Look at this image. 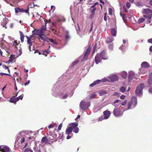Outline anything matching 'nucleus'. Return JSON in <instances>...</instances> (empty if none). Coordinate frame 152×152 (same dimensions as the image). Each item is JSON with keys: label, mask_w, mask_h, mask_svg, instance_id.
Masks as SVG:
<instances>
[{"label": "nucleus", "mask_w": 152, "mask_h": 152, "mask_svg": "<svg viewBox=\"0 0 152 152\" xmlns=\"http://www.w3.org/2000/svg\"><path fill=\"white\" fill-rule=\"evenodd\" d=\"M137 99L136 97L133 96L130 101L128 103V106L124 107L123 108L124 111L130 109H132L135 107L137 104Z\"/></svg>", "instance_id": "nucleus-1"}, {"label": "nucleus", "mask_w": 152, "mask_h": 152, "mask_svg": "<svg viewBox=\"0 0 152 152\" xmlns=\"http://www.w3.org/2000/svg\"><path fill=\"white\" fill-rule=\"evenodd\" d=\"M105 52L104 51H102L100 54H97L95 58V62L96 64H98L101 61V59L106 60L108 59V57L105 55Z\"/></svg>", "instance_id": "nucleus-2"}, {"label": "nucleus", "mask_w": 152, "mask_h": 152, "mask_svg": "<svg viewBox=\"0 0 152 152\" xmlns=\"http://www.w3.org/2000/svg\"><path fill=\"white\" fill-rule=\"evenodd\" d=\"M144 85L142 83H141L138 85L136 88L135 91V93L138 96H140L142 94V92Z\"/></svg>", "instance_id": "nucleus-3"}, {"label": "nucleus", "mask_w": 152, "mask_h": 152, "mask_svg": "<svg viewBox=\"0 0 152 152\" xmlns=\"http://www.w3.org/2000/svg\"><path fill=\"white\" fill-rule=\"evenodd\" d=\"M152 13V10H150L149 9H145L143 10V13L145 14L143 16L145 18H147L148 19H150L151 18V16L150 13Z\"/></svg>", "instance_id": "nucleus-4"}, {"label": "nucleus", "mask_w": 152, "mask_h": 152, "mask_svg": "<svg viewBox=\"0 0 152 152\" xmlns=\"http://www.w3.org/2000/svg\"><path fill=\"white\" fill-rule=\"evenodd\" d=\"M90 105V103L89 102H85L82 100L80 103V106L81 109L86 110L88 109Z\"/></svg>", "instance_id": "nucleus-5"}, {"label": "nucleus", "mask_w": 152, "mask_h": 152, "mask_svg": "<svg viewBox=\"0 0 152 152\" xmlns=\"http://www.w3.org/2000/svg\"><path fill=\"white\" fill-rule=\"evenodd\" d=\"M113 113L114 115L116 117H119L121 116L123 113L120 108L118 107H115L113 111Z\"/></svg>", "instance_id": "nucleus-6"}, {"label": "nucleus", "mask_w": 152, "mask_h": 152, "mask_svg": "<svg viewBox=\"0 0 152 152\" xmlns=\"http://www.w3.org/2000/svg\"><path fill=\"white\" fill-rule=\"evenodd\" d=\"M108 79L110 80V81L113 82L115 81L118 80L119 78L118 76L116 75H112L108 77Z\"/></svg>", "instance_id": "nucleus-7"}, {"label": "nucleus", "mask_w": 152, "mask_h": 152, "mask_svg": "<svg viewBox=\"0 0 152 152\" xmlns=\"http://www.w3.org/2000/svg\"><path fill=\"white\" fill-rule=\"evenodd\" d=\"M136 75L134 73V72L132 71H130L129 72L128 78L129 80H130L132 79L133 78H135L137 79L136 78Z\"/></svg>", "instance_id": "nucleus-8"}, {"label": "nucleus", "mask_w": 152, "mask_h": 152, "mask_svg": "<svg viewBox=\"0 0 152 152\" xmlns=\"http://www.w3.org/2000/svg\"><path fill=\"white\" fill-rule=\"evenodd\" d=\"M10 149L8 146H2V148L1 150V151L2 152H10Z\"/></svg>", "instance_id": "nucleus-9"}, {"label": "nucleus", "mask_w": 152, "mask_h": 152, "mask_svg": "<svg viewBox=\"0 0 152 152\" xmlns=\"http://www.w3.org/2000/svg\"><path fill=\"white\" fill-rule=\"evenodd\" d=\"M139 73L140 75L142 74L143 75H145L148 74L147 71L143 69L140 68L139 69Z\"/></svg>", "instance_id": "nucleus-10"}, {"label": "nucleus", "mask_w": 152, "mask_h": 152, "mask_svg": "<svg viewBox=\"0 0 152 152\" xmlns=\"http://www.w3.org/2000/svg\"><path fill=\"white\" fill-rule=\"evenodd\" d=\"M150 65L147 62H143L141 64L142 68H147L149 67Z\"/></svg>", "instance_id": "nucleus-11"}, {"label": "nucleus", "mask_w": 152, "mask_h": 152, "mask_svg": "<svg viewBox=\"0 0 152 152\" xmlns=\"http://www.w3.org/2000/svg\"><path fill=\"white\" fill-rule=\"evenodd\" d=\"M103 114L104 115V119H107L109 118L110 115V113L108 110H106L103 112Z\"/></svg>", "instance_id": "nucleus-12"}, {"label": "nucleus", "mask_w": 152, "mask_h": 152, "mask_svg": "<svg viewBox=\"0 0 152 152\" xmlns=\"http://www.w3.org/2000/svg\"><path fill=\"white\" fill-rule=\"evenodd\" d=\"M152 86V72L150 74L148 81V86Z\"/></svg>", "instance_id": "nucleus-13"}, {"label": "nucleus", "mask_w": 152, "mask_h": 152, "mask_svg": "<svg viewBox=\"0 0 152 152\" xmlns=\"http://www.w3.org/2000/svg\"><path fill=\"white\" fill-rule=\"evenodd\" d=\"M7 18H4L3 20L1 23V25L3 27H5V28H7Z\"/></svg>", "instance_id": "nucleus-14"}, {"label": "nucleus", "mask_w": 152, "mask_h": 152, "mask_svg": "<svg viewBox=\"0 0 152 152\" xmlns=\"http://www.w3.org/2000/svg\"><path fill=\"white\" fill-rule=\"evenodd\" d=\"M24 133L23 132H21L20 133L18 134L17 135V138L16 139V140L15 141V143H17V142L18 143V140H19L20 138L21 137L22 135V134H24Z\"/></svg>", "instance_id": "nucleus-15"}, {"label": "nucleus", "mask_w": 152, "mask_h": 152, "mask_svg": "<svg viewBox=\"0 0 152 152\" xmlns=\"http://www.w3.org/2000/svg\"><path fill=\"white\" fill-rule=\"evenodd\" d=\"M61 20L60 19H58L55 22H52V25L54 26H56L59 25L61 24Z\"/></svg>", "instance_id": "nucleus-16"}, {"label": "nucleus", "mask_w": 152, "mask_h": 152, "mask_svg": "<svg viewBox=\"0 0 152 152\" xmlns=\"http://www.w3.org/2000/svg\"><path fill=\"white\" fill-rule=\"evenodd\" d=\"M114 40V38L111 36H109L107 37L106 42L107 43H109Z\"/></svg>", "instance_id": "nucleus-17"}, {"label": "nucleus", "mask_w": 152, "mask_h": 152, "mask_svg": "<svg viewBox=\"0 0 152 152\" xmlns=\"http://www.w3.org/2000/svg\"><path fill=\"white\" fill-rule=\"evenodd\" d=\"M69 125L70 126L69 127H71L73 129L77 127V126L78 125V124L76 122L70 124Z\"/></svg>", "instance_id": "nucleus-18"}, {"label": "nucleus", "mask_w": 152, "mask_h": 152, "mask_svg": "<svg viewBox=\"0 0 152 152\" xmlns=\"http://www.w3.org/2000/svg\"><path fill=\"white\" fill-rule=\"evenodd\" d=\"M18 93L16 95V96H13L10 99V102L12 103H16V102L17 101H16V98L15 97H16L17 96Z\"/></svg>", "instance_id": "nucleus-19"}, {"label": "nucleus", "mask_w": 152, "mask_h": 152, "mask_svg": "<svg viewBox=\"0 0 152 152\" xmlns=\"http://www.w3.org/2000/svg\"><path fill=\"white\" fill-rule=\"evenodd\" d=\"M121 75L122 77L126 79L127 78V74L126 71H122L121 72Z\"/></svg>", "instance_id": "nucleus-20"}, {"label": "nucleus", "mask_w": 152, "mask_h": 152, "mask_svg": "<svg viewBox=\"0 0 152 152\" xmlns=\"http://www.w3.org/2000/svg\"><path fill=\"white\" fill-rule=\"evenodd\" d=\"M68 94L67 93H66L65 94L62 93L59 96L60 98L62 99H66L68 96Z\"/></svg>", "instance_id": "nucleus-21"}, {"label": "nucleus", "mask_w": 152, "mask_h": 152, "mask_svg": "<svg viewBox=\"0 0 152 152\" xmlns=\"http://www.w3.org/2000/svg\"><path fill=\"white\" fill-rule=\"evenodd\" d=\"M117 31L115 28H112L111 30V32L112 35L114 37L116 36Z\"/></svg>", "instance_id": "nucleus-22"}, {"label": "nucleus", "mask_w": 152, "mask_h": 152, "mask_svg": "<svg viewBox=\"0 0 152 152\" xmlns=\"http://www.w3.org/2000/svg\"><path fill=\"white\" fill-rule=\"evenodd\" d=\"M72 131V129L71 127H69L66 129V134H69Z\"/></svg>", "instance_id": "nucleus-23"}, {"label": "nucleus", "mask_w": 152, "mask_h": 152, "mask_svg": "<svg viewBox=\"0 0 152 152\" xmlns=\"http://www.w3.org/2000/svg\"><path fill=\"white\" fill-rule=\"evenodd\" d=\"M20 40L22 42H23L24 41V36L23 35V33L21 31L20 32Z\"/></svg>", "instance_id": "nucleus-24"}, {"label": "nucleus", "mask_w": 152, "mask_h": 152, "mask_svg": "<svg viewBox=\"0 0 152 152\" xmlns=\"http://www.w3.org/2000/svg\"><path fill=\"white\" fill-rule=\"evenodd\" d=\"M90 47L89 46L87 49V50L84 54V56L85 57L89 55L90 52Z\"/></svg>", "instance_id": "nucleus-25"}, {"label": "nucleus", "mask_w": 152, "mask_h": 152, "mask_svg": "<svg viewBox=\"0 0 152 152\" xmlns=\"http://www.w3.org/2000/svg\"><path fill=\"white\" fill-rule=\"evenodd\" d=\"M16 53H17V57H18L22 54V50L21 49H20L19 50H17L16 51Z\"/></svg>", "instance_id": "nucleus-26"}, {"label": "nucleus", "mask_w": 152, "mask_h": 152, "mask_svg": "<svg viewBox=\"0 0 152 152\" xmlns=\"http://www.w3.org/2000/svg\"><path fill=\"white\" fill-rule=\"evenodd\" d=\"M39 30L35 29L32 31V33L34 34L39 36Z\"/></svg>", "instance_id": "nucleus-27"}, {"label": "nucleus", "mask_w": 152, "mask_h": 152, "mask_svg": "<svg viewBox=\"0 0 152 152\" xmlns=\"http://www.w3.org/2000/svg\"><path fill=\"white\" fill-rule=\"evenodd\" d=\"M107 91H106L102 90L100 91L99 93L100 96H102L107 94Z\"/></svg>", "instance_id": "nucleus-28"}, {"label": "nucleus", "mask_w": 152, "mask_h": 152, "mask_svg": "<svg viewBox=\"0 0 152 152\" xmlns=\"http://www.w3.org/2000/svg\"><path fill=\"white\" fill-rule=\"evenodd\" d=\"M48 141V139L46 137H43L42 138L41 141V142H47Z\"/></svg>", "instance_id": "nucleus-29"}, {"label": "nucleus", "mask_w": 152, "mask_h": 152, "mask_svg": "<svg viewBox=\"0 0 152 152\" xmlns=\"http://www.w3.org/2000/svg\"><path fill=\"white\" fill-rule=\"evenodd\" d=\"M49 41L51 42L52 43L53 45H57L58 44V43L57 42H56L55 40H53L52 39L50 38L48 39Z\"/></svg>", "instance_id": "nucleus-30"}, {"label": "nucleus", "mask_w": 152, "mask_h": 152, "mask_svg": "<svg viewBox=\"0 0 152 152\" xmlns=\"http://www.w3.org/2000/svg\"><path fill=\"white\" fill-rule=\"evenodd\" d=\"M66 34L65 35V38L66 40H68L70 38V36H69V32L68 31L66 32Z\"/></svg>", "instance_id": "nucleus-31"}, {"label": "nucleus", "mask_w": 152, "mask_h": 152, "mask_svg": "<svg viewBox=\"0 0 152 152\" xmlns=\"http://www.w3.org/2000/svg\"><path fill=\"white\" fill-rule=\"evenodd\" d=\"M126 47L125 45H122L120 47L119 49L122 51H124Z\"/></svg>", "instance_id": "nucleus-32"}, {"label": "nucleus", "mask_w": 152, "mask_h": 152, "mask_svg": "<svg viewBox=\"0 0 152 152\" xmlns=\"http://www.w3.org/2000/svg\"><path fill=\"white\" fill-rule=\"evenodd\" d=\"M23 94H22L20 95V96L16 98V101H18L19 100V99L22 100L23 99Z\"/></svg>", "instance_id": "nucleus-33"}, {"label": "nucleus", "mask_w": 152, "mask_h": 152, "mask_svg": "<svg viewBox=\"0 0 152 152\" xmlns=\"http://www.w3.org/2000/svg\"><path fill=\"white\" fill-rule=\"evenodd\" d=\"M91 8H92L91 11V12L94 13V12L96 10V7H95V5L92 6L91 7Z\"/></svg>", "instance_id": "nucleus-34"}, {"label": "nucleus", "mask_w": 152, "mask_h": 152, "mask_svg": "<svg viewBox=\"0 0 152 152\" xmlns=\"http://www.w3.org/2000/svg\"><path fill=\"white\" fill-rule=\"evenodd\" d=\"M24 152H33V151L30 148H26L24 151Z\"/></svg>", "instance_id": "nucleus-35"}, {"label": "nucleus", "mask_w": 152, "mask_h": 152, "mask_svg": "<svg viewBox=\"0 0 152 152\" xmlns=\"http://www.w3.org/2000/svg\"><path fill=\"white\" fill-rule=\"evenodd\" d=\"M119 90L121 92H124L126 91V88L124 87H122L120 88Z\"/></svg>", "instance_id": "nucleus-36"}, {"label": "nucleus", "mask_w": 152, "mask_h": 152, "mask_svg": "<svg viewBox=\"0 0 152 152\" xmlns=\"http://www.w3.org/2000/svg\"><path fill=\"white\" fill-rule=\"evenodd\" d=\"M98 44H99V42H98H98L96 43V45H95L94 46V48H93V52H92V54H94V52L95 51V50H96V48L97 47V45Z\"/></svg>", "instance_id": "nucleus-37"}, {"label": "nucleus", "mask_w": 152, "mask_h": 152, "mask_svg": "<svg viewBox=\"0 0 152 152\" xmlns=\"http://www.w3.org/2000/svg\"><path fill=\"white\" fill-rule=\"evenodd\" d=\"M145 20V19L144 18H141L138 21V22L139 23H140L143 22Z\"/></svg>", "instance_id": "nucleus-38"}, {"label": "nucleus", "mask_w": 152, "mask_h": 152, "mask_svg": "<svg viewBox=\"0 0 152 152\" xmlns=\"http://www.w3.org/2000/svg\"><path fill=\"white\" fill-rule=\"evenodd\" d=\"M73 132L75 133H77L79 132V129L78 127H76L73 129Z\"/></svg>", "instance_id": "nucleus-39"}, {"label": "nucleus", "mask_w": 152, "mask_h": 152, "mask_svg": "<svg viewBox=\"0 0 152 152\" xmlns=\"http://www.w3.org/2000/svg\"><path fill=\"white\" fill-rule=\"evenodd\" d=\"M13 45L16 48H17V46L18 45V43L17 40L15 41L14 42H13Z\"/></svg>", "instance_id": "nucleus-40"}, {"label": "nucleus", "mask_w": 152, "mask_h": 152, "mask_svg": "<svg viewBox=\"0 0 152 152\" xmlns=\"http://www.w3.org/2000/svg\"><path fill=\"white\" fill-rule=\"evenodd\" d=\"M15 11L16 13H18L20 12V9L18 8H15Z\"/></svg>", "instance_id": "nucleus-41"}, {"label": "nucleus", "mask_w": 152, "mask_h": 152, "mask_svg": "<svg viewBox=\"0 0 152 152\" xmlns=\"http://www.w3.org/2000/svg\"><path fill=\"white\" fill-rule=\"evenodd\" d=\"M101 81V80H98L96 81H95L94 82V84L95 85L99 83Z\"/></svg>", "instance_id": "nucleus-42"}, {"label": "nucleus", "mask_w": 152, "mask_h": 152, "mask_svg": "<svg viewBox=\"0 0 152 152\" xmlns=\"http://www.w3.org/2000/svg\"><path fill=\"white\" fill-rule=\"evenodd\" d=\"M40 37V38L42 40H43L44 41H45L46 40V37L45 36H39Z\"/></svg>", "instance_id": "nucleus-43"}, {"label": "nucleus", "mask_w": 152, "mask_h": 152, "mask_svg": "<svg viewBox=\"0 0 152 152\" xmlns=\"http://www.w3.org/2000/svg\"><path fill=\"white\" fill-rule=\"evenodd\" d=\"M7 71H8L9 74H6V73H2V75H10V70L9 69L8 67L7 68Z\"/></svg>", "instance_id": "nucleus-44"}, {"label": "nucleus", "mask_w": 152, "mask_h": 152, "mask_svg": "<svg viewBox=\"0 0 152 152\" xmlns=\"http://www.w3.org/2000/svg\"><path fill=\"white\" fill-rule=\"evenodd\" d=\"M113 96H117V97H119L120 96V95L119 94V93H118V92H115L114 94H113L112 95Z\"/></svg>", "instance_id": "nucleus-45"}, {"label": "nucleus", "mask_w": 152, "mask_h": 152, "mask_svg": "<svg viewBox=\"0 0 152 152\" xmlns=\"http://www.w3.org/2000/svg\"><path fill=\"white\" fill-rule=\"evenodd\" d=\"M104 119V117H103V116H101L99 118L98 121H101Z\"/></svg>", "instance_id": "nucleus-46"}, {"label": "nucleus", "mask_w": 152, "mask_h": 152, "mask_svg": "<svg viewBox=\"0 0 152 152\" xmlns=\"http://www.w3.org/2000/svg\"><path fill=\"white\" fill-rule=\"evenodd\" d=\"M79 61L78 60L76 61H75V62H73L72 63V66H74L75 64L78 63L79 62Z\"/></svg>", "instance_id": "nucleus-47"}, {"label": "nucleus", "mask_w": 152, "mask_h": 152, "mask_svg": "<svg viewBox=\"0 0 152 152\" xmlns=\"http://www.w3.org/2000/svg\"><path fill=\"white\" fill-rule=\"evenodd\" d=\"M39 36H43V31L42 30H39Z\"/></svg>", "instance_id": "nucleus-48"}, {"label": "nucleus", "mask_w": 152, "mask_h": 152, "mask_svg": "<svg viewBox=\"0 0 152 152\" xmlns=\"http://www.w3.org/2000/svg\"><path fill=\"white\" fill-rule=\"evenodd\" d=\"M110 81L109 79L107 80V79L105 78H104V79H102V80H101V81H102L103 82H106V81Z\"/></svg>", "instance_id": "nucleus-49"}, {"label": "nucleus", "mask_w": 152, "mask_h": 152, "mask_svg": "<svg viewBox=\"0 0 152 152\" xmlns=\"http://www.w3.org/2000/svg\"><path fill=\"white\" fill-rule=\"evenodd\" d=\"M126 7L128 8H129L130 7V4L128 2L126 3Z\"/></svg>", "instance_id": "nucleus-50"}, {"label": "nucleus", "mask_w": 152, "mask_h": 152, "mask_svg": "<svg viewBox=\"0 0 152 152\" xmlns=\"http://www.w3.org/2000/svg\"><path fill=\"white\" fill-rule=\"evenodd\" d=\"M14 59L12 58L11 57H9V59L8 60V62L9 63H10V62H11L12 61H13Z\"/></svg>", "instance_id": "nucleus-51"}, {"label": "nucleus", "mask_w": 152, "mask_h": 152, "mask_svg": "<svg viewBox=\"0 0 152 152\" xmlns=\"http://www.w3.org/2000/svg\"><path fill=\"white\" fill-rule=\"evenodd\" d=\"M55 126V125L53 124H51L50 125L48 126V127L49 129H50L51 128H52L54 127Z\"/></svg>", "instance_id": "nucleus-52"}, {"label": "nucleus", "mask_w": 152, "mask_h": 152, "mask_svg": "<svg viewBox=\"0 0 152 152\" xmlns=\"http://www.w3.org/2000/svg\"><path fill=\"white\" fill-rule=\"evenodd\" d=\"M120 15L122 17V18L123 20H124L125 17V15H123L122 13L121 12L120 13Z\"/></svg>", "instance_id": "nucleus-53"}, {"label": "nucleus", "mask_w": 152, "mask_h": 152, "mask_svg": "<svg viewBox=\"0 0 152 152\" xmlns=\"http://www.w3.org/2000/svg\"><path fill=\"white\" fill-rule=\"evenodd\" d=\"M95 94H92L90 96V98L91 99H93L94 98V97L95 96Z\"/></svg>", "instance_id": "nucleus-54"}, {"label": "nucleus", "mask_w": 152, "mask_h": 152, "mask_svg": "<svg viewBox=\"0 0 152 152\" xmlns=\"http://www.w3.org/2000/svg\"><path fill=\"white\" fill-rule=\"evenodd\" d=\"M24 141H25V139L24 137L22 138L20 140V143L21 144H22Z\"/></svg>", "instance_id": "nucleus-55"}, {"label": "nucleus", "mask_w": 152, "mask_h": 152, "mask_svg": "<svg viewBox=\"0 0 152 152\" xmlns=\"http://www.w3.org/2000/svg\"><path fill=\"white\" fill-rule=\"evenodd\" d=\"M33 41H31V38L27 40V43H32Z\"/></svg>", "instance_id": "nucleus-56"}, {"label": "nucleus", "mask_w": 152, "mask_h": 152, "mask_svg": "<svg viewBox=\"0 0 152 152\" xmlns=\"http://www.w3.org/2000/svg\"><path fill=\"white\" fill-rule=\"evenodd\" d=\"M32 43H29L28 44L29 45V49L30 51H32V50H31V46L32 45Z\"/></svg>", "instance_id": "nucleus-57"}, {"label": "nucleus", "mask_w": 152, "mask_h": 152, "mask_svg": "<svg viewBox=\"0 0 152 152\" xmlns=\"http://www.w3.org/2000/svg\"><path fill=\"white\" fill-rule=\"evenodd\" d=\"M15 55L12 54L10 55V57L14 59L15 58H16L17 57V56L16 57H15Z\"/></svg>", "instance_id": "nucleus-58"}, {"label": "nucleus", "mask_w": 152, "mask_h": 152, "mask_svg": "<svg viewBox=\"0 0 152 152\" xmlns=\"http://www.w3.org/2000/svg\"><path fill=\"white\" fill-rule=\"evenodd\" d=\"M94 15V13H92V14L90 15V17L91 18H93Z\"/></svg>", "instance_id": "nucleus-59"}, {"label": "nucleus", "mask_w": 152, "mask_h": 152, "mask_svg": "<svg viewBox=\"0 0 152 152\" xmlns=\"http://www.w3.org/2000/svg\"><path fill=\"white\" fill-rule=\"evenodd\" d=\"M62 127V124H60L59 125V126L58 128V129L59 130H60L61 129V128Z\"/></svg>", "instance_id": "nucleus-60"}, {"label": "nucleus", "mask_w": 152, "mask_h": 152, "mask_svg": "<svg viewBox=\"0 0 152 152\" xmlns=\"http://www.w3.org/2000/svg\"><path fill=\"white\" fill-rule=\"evenodd\" d=\"M109 48L110 49L112 50L113 48V45L112 44H110L109 45Z\"/></svg>", "instance_id": "nucleus-61"}, {"label": "nucleus", "mask_w": 152, "mask_h": 152, "mask_svg": "<svg viewBox=\"0 0 152 152\" xmlns=\"http://www.w3.org/2000/svg\"><path fill=\"white\" fill-rule=\"evenodd\" d=\"M30 81L29 80H28L26 83L25 84V86H26L28 85L30 83Z\"/></svg>", "instance_id": "nucleus-62"}, {"label": "nucleus", "mask_w": 152, "mask_h": 152, "mask_svg": "<svg viewBox=\"0 0 152 152\" xmlns=\"http://www.w3.org/2000/svg\"><path fill=\"white\" fill-rule=\"evenodd\" d=\"M148 42L149 43H152V39H148Z\"/></svg>", "instance_id": "nucleus-63"}, {"label": "nucleus", "mask_w": 152, "mask_h": 152, "mask_svg": "<svg viewBox=\"0 0 152 152\" xmlns=\"http://www.w3.org/2000/svg\"><path fill=\"white\" fill-rule=\"evenodd\" d=\"M151 86V87L149 89V91L150 92L152 93V86Z\"/></svg>", "instance_id": "nucleus-64"}]
</instances>
